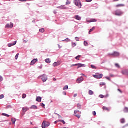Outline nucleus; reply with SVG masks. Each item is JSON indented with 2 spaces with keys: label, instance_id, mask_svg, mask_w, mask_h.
I'll return each instance as SVG.
<instances>
[{
  "label": "nucleus",
  "instance_id": "obj_1",
  "mask_svg": "<svg viewBox=\"0 0 128 128\" xmlns=\"http://www.w3.org/2000/svg\"><path fill=\"white\" fill-rule=\"evenodd\" d=\"M74 2L76 6H78L79 8H82V2H80V0H75Z\"/></svg>",
  "mask_w": 128,
  "mask_h": 128
},
{
  "label": "nucleus",
  "instance_id": "obj_2",
  "mask_svg": "<svg viewBox=\"0 0 128 128\" xmlns=\"http://www.w3.org/2000/svg\"><path fill=\"white\" fill-rule=\"evenodd\" d=\"M50 126V122L46 121H44L42 124V128H48V126Z\"/></svg>",
  "mask_w": 128,
  "mask_h": 128
},
{
  "label": "nucleus",
  "instance_id": "obj_3",
  "mask_svg": "<svg viewBox=\"0 0 128 128\" xmlns=\"http://www.w3.org/2000/svg\"><path fill=\"white\" fill-rule=\"evenodd\" d=\"M78 112H80V114H82V112H80V110H76L74 112L75 116H76V118H80V116H81L80 114H78Z\"/></svg>",
  "mask_w": 128,
  "mask_h": 128
},
{
  "label": "nucleus",
  "instance_id": "obj_4",
  "mask_svg": "<svg viewBox=\"0 0 128 128\" xmlns=\"http://www.w3.org/2000/svg\"><path fill=\"white\" fill-rule=\"evenodd\" d=\"M94 78H96L97 80H100V78H102V76H104V75L102 74H96V75H93Z\"/></svg>",
  "mask_w": 128,
  "mask_h": 128
},
{
  "label": "nucleus",
  "instance_id": "obj_5",
  "mask_svg": "<svg viewBox=\"0 0 128 128\" xmlns=\"http://www.w3.org/2000/svg\"><path fill=\"white\" fill-rule=\"evenodd\" d=\"M124 14V12H122L120 10H117L115 12V16H120Z\"/></svg>",
  "mask_w": 128,
  "mask_h": 128
},
{
  "label": "nucleus",
  "instance_id": "obj_6",
  "mask_svg": "<svg viewBox=\"0 0 128 128\" xmlns=\"http://www.w3.org/2000/svg\"><path fill=\"white\" fill-rule=\"evenodd\" d=\"M42 80L43 82H46L48 80V76H46V75L44 74L42 76Z\"/></svg>",
  "mask_w": 128,
  "mask_h": 128
},
{
  "label": "nucleus",
  "instance_id": "obj_7",
  "mask_svg": "<svg viewBox=\"0 0 128 128\" xmlns=\"http://www.w3.org/2000/svg\"><path fill=\"white\" fill-rule=\"evenodd\" d=\"M84 78L83 77H80V78L77 79L76 82L77 84H80L82 82H84Z\"/></svg>",
  "mask_w": 128,
  "mask_h": 128
},
{
  "label": "nucleus",
  "instance_id": "obj_8",
  "mask_svg": "<svg viewBox=\"0 0 128 128\" xmlns=\"http://www.w3.org/2000/svg\"><path fill=\"white\" fill-rule=\"evenodd\" d=\"M14 28V24L10 23V24H7L6 25V28Z\"/></svg>",
  "mask_w": 128,
  "mask_h": 128
},
{
  "label": "nucleus",
  "instance_id": "obj_9",
  "mask_svg": "<svg viewBox=\"0 0 128 128\" xmlns=\"http://www.w3.org/2000/svg\"><path fill=\"white\" fill-rule=\"evenodd\" d=\"M38 62V59H34L30 63V66H34L36 64V63Z\"/></svg>",
  "mask_w": 128,
  "mask_h": 128
},
{
  "label": "nucleus",
  "instance_id": "obj_10",
  "mask_svg": "<svg viewBox=\"0 0 128 128\" xmlns=\"http://www.w3.org/2000/svg\"><path fill=\"white\" fill-rule=\"evenodd\" d=\"M76 66H78L77 68H84L86 66V65L82 64H76Z\"/></svg>",
  "mask_w": 128,
  "mask_h": 128
},
{
  "label": "nucleus",
  "instance_id": "obj_11",
  "mask_svg": "<svg viewBox=\"0 0 128 128\" xmlns=\"http://www.w3.org/2000/svg\"><path fill=\"white\" fill-rule=\"evenodd\" d=\"M16 42H17L15 41L14 43V44L11 43V44H8V48H12V46H16Z\"/></svg>",
  "mask_w": 128,
  "mask_h": 128
},
{
  "label": "nucleus",
  "instance_id": "obj_12",
  "mask_svg": "<svg viewBox=\"0 0 128 128\" xmlns=\"http://www.w3.org/2000/svg\"><path fill=\"white\" fill-rule=\"evenodd\" d=\"M60 66V62H55L53 64V66H54V68H56V66Z\"/></svg>",
  "mask_w": 128,
  "mask_h": 128
},
{
  "label": "nucleus",
  "instance_id": "obj_13",
  "mask_svg": "<svg viewBox=\"0 0 128 128\" xmlns=\"http://www.w3.org/2000/svg\"><path fill=\"white\" fill-rule=\"evenodd\" d=\"M113 56H120V53L118 52H114L112 54Z\"/></svg>",
  "mask_w": 128,
  "mask_h": 128
},
{
  "label": "nucleus",
  "instance_id": "obj_14",
  "mask_svg": "<svg viewBox=\"0 0 128 128\" xmlns=\"http://www.w3.org/2000/svg\"><path fill=\"white\" fill-rule=\"evenodd\" d=\"M122 74H124V76H128V70H123L122 71Z\"/></svg>",
  "mask_w": 128,
  "mask_h": 128
},
{
  "label": "nucleus",
  "instance_id": "obj_15",
  "mask_svg": "<svg viewBox=\"0 0 128 128\" xmlns=\"http://www.w3.org/2000/svg\"><path fill=\"white\" fill-rule=\"evenodd\" d=\"M74 18H76V20H82L81 17H80L78 15L76 16H74Z\"/></svg>",
  "mask_w": 128,
  "mask_h": 128
},
{
  "label": "nucleus",
  "instance_id": "obj_16",
  "mask_svg": "<svg viewBox=\"0 0 128 128\" xmlns=\"http://www.w3.org/2000/svg\"><path fill=\"white\" fill-rule=\"evenodd\" d=\"M88 22H97L96 19H91L90 20H87Z\"/></svg>",
  "mask_w": 128,
  "mask_h": 128
},
{
  "label": "nucleus",
  "instance_id": "obj_17",
  "mask_svg": "<svg viewBox=\"0 0 128 128\" xmlns=\"http://www.w3.org/2000/svg\"><path fill=\"white\" fill-rule=\"evenodd\" d=\"M36 102H42V98L41 97H37L36 98Z\"/></svg>",
  "mask_w": 128,
  "mask_h": 128
},
{
  "label": "nucleus",
  "instance_id": "obj_18",
  "mask_svg": "<svg viewBox=\"0 0 128 128\" xmlns=\"http://www.w3.org/2000/svg\"><path fill=\"white\" fill-rule=\"evenodd\" d=\"M28 110H30L28 107H24L22 108V110H24V112H28Z\"/></svg>",
  "mask_w": 128,
  "mask_h": 128
},
{
  "label": "nucleus",
  "instance_id": "obj_19",
  "mask_svg": "<svg viewBox=\"0 0 128 128\" xmlns=\"http://www.w3.org/2000/svg\"><path fill=\"white\" fill-rule=\"evenodd\" d=\"M124 6H125L124 4H120L116 6V8H124Z\"/></svg>",
  "mask_w": 128,
  "mask_h": 128
},
{
  "label": "nucleus",
  "instance_id": "obj_20",
  "mask_svg": "<svg viewBox=\"0 0 128 128\" xmlns=\"http://www.w3.org/2000/svg\"><path fill=\"white\" fill-rule=\"evenodd\" d=\"M59 8L60 10H68V8H66L64 6H62L60 7H59Z\"/></svg>",
  "mask_w": 128,
  "mask_h": 128
},
{
  "label": "nucleus",
  "instance_id": "obj_21",
  "mask_svg": "<svg viewBox=\"0 0 128 128\" xmlns=\"http://www.w3.org/2000/svg\"><path fill=\"white\" fill-rule=\"evenodd\" d=\"M12 124H14L16 122V119L12 118Z\"/></svg>",
  "mask_w": 128,
  "mask_h": 128
},
{
  "label": "nucleus",
  "instance_id": "obj_22",
  "mask_svg": "<svg viewBox=\"0 0 128 128\" xmlns=\"http://www.w3.org/2000/svg\"><path fill=\"white\" fill-rule=\"evenodd\" d=\"M94 30H96L95 27H93L92 29H90L89 32V34H90V32H94Z\"/></svg>",
  "mask_w": 128,
  "mask_h": 128
},
{
  "label": "nucleus",
  "instance_id": "obj_23",
  "mask_svg": "<svg viewBox=\"0 0 128 128\" xmlns=\"http://www.w3.org/2000/svg\"><path fill=\"white\" fill-rule=\"evenodd\" d=\"M30 108H31L32 110H38V106H32Z\"/></svg>",
  "mask_w": 128,
  "mask_h": 128
},
{
  "label": "nucleus",
  "instance_id": "obj_24",
  "mask_svg": "<svg viewBox=\"0 0 128 128\" xmlns=\"http://www.w3.org/2000/svg\"><path fill=\"white\" fill-rule=\"evenodd\" d=\"M121 124H125L126 123V120L124 118H122L120 120Z\"/></svg>",
  "mask_w": 128,
  "mask_h": 128
},
{
  "label": "nucleus",
  "instance_id": "obj_25",
  "mask_svg": "<svg viewBox=\"0 0 128 128\" xmlns=\"http://www.w3.org/2000/svg\"><path fill=\"white\" fill-rule=\"evenodd\" d=\"M104 110H108V112L110 111V109L106 106L103 107Z\"/></svg>",
  "mask_w": 128,
  "mask_h": 128
},
{
  "label": "nucleus",
  "instance_id": "obj_26",
  "mask_svg": "<svg viewBox=\"0 0 128 128\" xmlns=\"http://www.w3.org/2000/svg\"><path fill=\"white\" fill-rule=\"evenodd\" d=\"M46 62L47 64H50V58H47L46 60Z\"/></svg>",
  "mask_w": 128,
  "mask_h": 128
},
{
  "label": "nucleus",
  "instance_id": "obj_27",
  "mask_svg": "<svg viewBox=\"0 0 128 128\" xmlns=\"http://www.w3.org/2000/svg\"><path fill=\"white\" fill-rule=\"evenodd\" d=\"M82 58V56H78L76 57V60H80V58Z\"/></svg>",
  "mask_w": 128,
  "mask_h": 128
},
{
  "label": "nucleus",
  "instance_id": "obj_28",
  "mask_svg": "<svg viewBox=\"0 0 128 128\" xmlns=\"http://www.w3.org/2000/svg\"><path fill=\"white\" fill-rule=\"evenodd\" d=\"M89 94L90 96H92L94 94V92H92V90H90Z\"/></svg>",
  "mask_w": 128,
  "mask_h": 128
},
{
  "label": "nucleus",
  "instance_id": "obj_29",
  "mask_svg": "<svg viewBox=\"0 0 128 128\" xmlns=\"http://www.w3.org/2000/svg\"><path fill=\"white\" fill-rule=\"evenodd\" d=\"M40 32H42V34H44V32H45L44 28H41L40 30Z\"/></svg>",
  "mask_w": 128,
  "mask_h": 128
},
{
  "label": "nucleus",
  "instance_id": "obj_30",
  "mask_svg": "<svg viewBox=\"0 0 128 128\" xmlns=\"http://www.w3.org/2000/svg\"><path fill=\"white\" fill-rule=\"evenodd\" d=\"M68 90V86H66L64 88V90Z\"/></svg>",
  "mask_w": 128,
  "mask_h": 128
},
{
  "label": "nucleus",
  "instance_id": "obj_31",
  "mask_svg": "<svg viewBox=\"0 0 128 128\" xmlns=\"http://www.w3.org/2000/svg\"><path fill=\"white\" fill-rule=\"evenodd\" d=\"M72 48H76V43L72 42Z\"/></svg>",
  "mask_w": 128,
  "mask_h": 128
},
{
  "label": "nucleus",
  "instance_id": "obj_32",
  "mask_svg": "<svg viewBox=\"0 0 128 128\" xmlns=\"http://www.w3.org/2000/svg\"><path fill=\"white\" fill-rule=\"evenodd\" d=\"M84 44L85 46H88V44L86 41L84 42Z\"/></svg>",
  "mask_w": 128,
  "mask_h": 128
},
{
  "label": "nucleus",
  "instance_id": "obj_33",
  "mask_svg": "<svg viewBox=\"0 0 128 128\" xmlns=\"http://www.w3.org/2000/svg\"><path fill=\"white\" fill-rule=\"evenodd\" d=\"M2 116H6L7 118H10V115L6 114H2Z\"/></svg>",
  "mask_w": 128,
  "mask_h": 128
},
{
  "label": "nucleus",
  "instance_id": "obj_34",
  "mask_svg": "<svg viewBox=\"0 0 128 128\" xmlns=\"http://www.w3.org/2000/svg\"><path fill=\"white\" fill-rule=\"evenodd\" d=\"M77 106H78V108H79V110H80V108H82V105H80V104H78Z\"/></svg>",
  "mask_w": 128,
  "mask_h": 128
},
{
  "label": "nucleus",
  "instance_id": "obj_35",
  "mask_svg": "<svg viewBox=\"0 0 128 128\" xmlns=\"http://www.w3.org/2000/svg\"><path fill=\"white\" fill-rule=\"evenodd\" d=\"M91 68L94 70H96V66H94V65H91Z\"/></svg>",
  "mask_w": 128,
  "mask_h": 128
},
{
  "label": "nucleus",
  "instance_id": "obj_36",
  "mask_svg": "<svg viewBox=\"0 0 128 128\" xmlns=\"http://www.w3.org/2000/svg\"><path fill=\"white\" fill-rule=\"evenodd\" d=\"M124 112H128V108H125L124 109Z\"/></svg>",
  "mask_w": 128,
  "mask_h": 128
},
{
  "label": "nucleus",
  "instance_id": "obj_37",
  "mask_svg": "<svg viewBox=\"0 0 128 128\" xmlns=\"http://www.w3.org/2000/svg\"><path fill=\"white\" fill-rule=\"evenodd\" d=\"M115 66H116V68H120V64H115Z\"/></svg>",
  "mask_w": 128,
  "mask_h": 128
},
{
  "label": "nucleus",
  "instance_id": "obj_38",
  "mask_svg": "<svg viewBox=\"0 0 128 128\" xmlns=\"http://www.w3.org/2000/svg\"><path fill=\"white\" fill-rule=\"evenodd\" d=\"M18 56H20V54H18L15 56V60H18Z\"/></svg>",
  "mask_w": 128,
  "mask_h": 128
},
{
  "label": "nucleus",
  "instance_id": "obj_39",
  "mask_svg": "<svg viewBox=\"0 0 128 128\" xmlns=\"http://www.w3.org/2000/svg\"><path fill=\"white\" fill-rule=\"evenodd\" d=\"M69 4H70V1H68V0H67V2H66V5L68 6Z\"/></svg>",
  "mask_w": 128,
  "mask_h": 128
},
{
  "label": "nucleus",
  "instance_id": "obj_40",
  "mask_svg": "<svg viewBox=\"0 0 128 128\" xmlns=\"http://www.w3.org/2000/svg\"><path fill=\"white\" fill-rule=\"evenodd\" d=\"M59 122H62L64 124H66V122L64 120H59Z\"/></svg>",
  "mask_w": 128,
  "mask_h": 128
},
{
  "label": "nucleus",
  "instance_id": "obj_41",
  "mask_svg": "<svg viewBox=\"0 0 128 128\" xmlns=\"http://www.w3.org/2000/svg\"><path fill=\"white\" fill-rule=\"evenodd\" d=\"M26 98V94H23L22 96V98Z\"/></svg>",
  "mask_w": 128,
  "mask_h": 128
},
{
  "label": "nucleus",
  "instance_id": "obj_42",
  "mask_svg": "<svg viewBox=\"0 0 128 128\" xmlns=\"http://www.w3.org/2000/svg\"><path fill=\"white\" fill-rule=\"evenodd\" d=\"M4 80V78H2V76H0V82Z\"/></svg>",
  "mask_w": 128,
  "mask_h": 128
},
{
  "label": "nucleus",
  "instance_id": "obj_43",
  "mask_svg": "<svg viewBox=\"0 0 128 128\" xmlns=\"http://www.w3.org/2000/svg\"><path fill=\"white\" fill-rule=\"evenodd\" d=\"M4 98V94H2L0 96V100H2V98Z\"/></svg>",
  "mask_w": 128,
  "mask_h": 128
},
{
  "label": "nucleus",
  "instance_id": "obj_44",
  "mask_svg": "<svg viewBox=\"0 0 128 128\" xmlns=\"http://www.w3.org/2000/svg\"><path fill=\"white\" fill-rule=\"evenodd\" d=\"M76 42H80V38H78V37H76Z\"/></svg>",
  "mask_w": 128,
  "mask_h": 128
},
{
  "label": "nucleus",
  "instance_id": "obj_45",
  "mask_svg": "<svg viewBox=\"0 0 128 128\" xmlns=\"http://www.w3.org/2000/svg\"><path fill=\"white\" fill-rule=\"evenodd\" d=\"M100 86H106V84H104V82H101V83L100 84Z\"/></svg>",
  "mask_w": 128,
  "mask_h": 128
},
{
  "label": "nucleus",
  "instance_id": "obj_46",
  "mask_svg": "<svg viewBox=\"0 0 128 128\" xmlns=\"http://www.w3.org/2000/svg\"><path fill=\"white\" fill-rule=\"evenodd\" d=\"M100 98H104V96L103 95H100Z\"/></svg>",
  "mask_w": 128,
  "mask_h": 128
},
{
  "label": "nucleus",
  "instance_id": "obj_47",
  "mask_svg": "<svg viewBox=\"0 0 128 128\" xmlns=\"http://www.w3.org/2000/svg\"><path fill=\"white\" fill-rule=\"evenodd\" d=\"M93 114L94 116H96V111H94L93 112Z\"/></svg>",
  "mask_w": 128,
  "mask_h": 128
},
{
  "label": "nucleus",
  "instance_id": "obj_48",
  "mask_svg": "<svg viewBox=\"0 0 128 128\" xmlns=\"http://www.w3.org/2000/svg\"><path fill=\"white\" fill-rule=\"evenodd\" d=\"M87 2H92V0H86Z\"/></svg>",
  "mask_w": 128,
  "mask_h": 128
},
{
  "label": "nucleus",
  "instance_id": "obj_49",
  "mask_svg": "<svg viewBox=\"0 0 128 128\" xmlns=\"http://www.w3.org/2000/svg\"><path fill=\"white\" fill-rule=\"evenodd\" d=\"M20 2H28V0H20Z\"/></svg>",
  "mask_w": 128,
  "mask_h": 128
},
{
  "label": "nucleus",
  "instance_id": "obj_50",
  "mask_svg": "<svg viewBox=\"0 0 128 128\" xmlns=\"http://www.w3.org/2000/svg\"><path fill=\"white\" fill-rule=\"evenodd\" d=\"M41 106L42 108H44V106H46V105L44 104H42Z\"/></svg>",
  "mask_w": 128,
  "mask_h": 128
},
{
  "label": "nucleus",
  "instance_id": "obj_51",
  "mask_svg": "<svg viewBox=\"0 0 128 128\" xmlns=\"http://www.w3.org/2000/svg\"><path fill=\"white\" fill-rule=\"evenodd\" d=\"M78 96V94H74V97L76 98Z\"/></svg>",
  "mask_w": 128,
  "mask_h": 128
},
{
  "label": "nucleus",
  "instance_id": "obj_52",
  "mask_svg": "<svg viewBox=\"0 0 128 128\" xmlns=\"http://www.w3.org/2000/svg\"><path fill=\"white\" fill-rule=\"evenodd\" d=\"M58 122H60V120L55 122H54L55 124H58Z\"/></svg>",
  "mask_w": 128,
  "mask_h": 128
},
{
  "label": "nucleus",
  "instance_id": "obj_53",
  "mask_svg": "<svg viewBox=\"0 0 128 128\" xmlns=\"http://www.w3.org/2000/svg\"><path fill=\"white\" fill-rule=\"evenodd\" d=\"M118 92H120V94H122V90H120V89L118 90Z\"/></svg>",
  "mask_w": 128,
  "mask_h": 128
},
{
  "label": "nucleus",
  "instance_id": "obj_54",
  "mask_svg": "<svg viewBox=\"0 0 128 128\" xmlns=\"http://www.w3.org/2000/svg\"><path fill=\"white\" fill-rule=\"evenodd\" d=\"M106 78L107 80H110V77H106Z\"/></svg>",
  "mask_w": 128,
  "mask_h": 128
},
{
  "label": "nucleus",
  "instance_id": "obj_55",
  "mask_svg": "<svg viewBox=\"0 0 128 128\" xmlns=\"http://www.w3.org/2000/svg\"><path fill=\"white\" fill-rule=\"evenodd\" d=\"M77 66L76 64H72V65L71 66Z\"/></svg>",
  "mask_w": 128,
  "mask_h": 128
},
{
  "label": "nucleus",
  "instance_id": "obj_56",
  "mask_svg": "<svg viewBox=\"0 0 128 128\" xmlns=\"http://www.w3.org/2000/svg\"><path fill=\"white\" fill-rule=\"evenodd\" d=\"M58 48H62V46H60V45L58 44Z\"/></svg>",
  "mask_w": 128,
  "mask_h": 128
},
{
  "label": "nucleus",
  "instance_id": "obj_57",
  "mask_svg": "<svg viewBox=\"0 0 128 128\" xmlns=\"http://www.w3.org/2000/svg\"><path fill=\"white\" fill-rule=\"evenodd\" d=\"M120 0H114V2H119Z\"/></svg>",
  "mask_w": 128,
  "mask_h": 128
},
{
  "label": "nucleus",
  "instance_id": "obj_58",
  "mask_svg": "<svg viewBox=\"0 0 128 128\" xmlns=\"http://www.w3.org/2000/svg\"><path fill=\"white\" fill-rule=\"evenodd\" d=\"M24 42H25V44H26V42H28V40H24Z\"/></svg>",
  "mask_w": 128,
  "mask_h": 128
},
{
  "label": "nucleus",
  "instance_id": "obj_59",
  "mask_svg": "<svg viewBox=\"0 0 128 128\" xmlns=\"http://www.w3.org/2000/svg\"><path fill=\"white\" fill-rule=\"evenodd\" d=\"M126 126H128V124H126L125 126H124V128H126Z\"/></svg>",
  "mask_w": 128,
  "mask_h": 128
},
{
  "label": "nucleus",
  "instance_id": "obj_60",
  "mask_svg": "<svg viewBox=\"0 0 128 128\" xmlns=\"http://www.w3.org/2000/svg\"><path fill=\"white\" fill-rule=\"evenodd\" d=\"M54 82H56V79L54 78Z\"/></svg>",
  "mask_w": 128,
  "mask_h": 128
},
{
  "label": "nucleus",
  "instance_id": "obj_61",
  "mask_svg": "<svg viewBox=\"0 0 128 128\" xmlns=\"http://www.w3.org/2000/svg\"><path fill=\"white\" fill-rule=\"evenodd\" d=\"M58 116L59 118H62V116H60V115L58 114Z\"/></svg>",
  "mask_w": 128,
  "mask_h": 128
},
{
  "label": "nucleus",
  "instance_id": "obj_62",
  "mask_svg": "<svg viewBox=\"0 0 128 128\" xmlns=\"http://www.w3.org/2000/svg\"><path fill=\"white\" fill-rule=\"evenodd\" d=\"M82 76H84V74H82Z\"/></svg>",
  "mask_w": 128,
  "mask_h": 128
},
{
  "label": "nucleus",
  "instance_id": "obj_63",
  "mask_svg": "<svg viewBox=\"0 0 128 128\" xmlns=\"http://www.w3.org/2000/svg\"><path fill=\"white\" fill-rule=\"evenodd\" d=\"M64 94H65V96H66V93H64Z\"/></svg>",
  "mask_w": 128,
  "mask_h": 128
},
{
  "label": "nucleus",
  "instance_id": "obj_64",
  "mask_svg": "<svg viewBox=\"0 0 128 128\" xmlns=\"http://www.w3.org/2000/svg\"><path fill=\"white\" fill-rule=\"evenodd\" d=\"M127 76H128V74H127Z\"/></svg>",
  "mask_w": 128,
  "mask_h": 128
}]
</instances>
